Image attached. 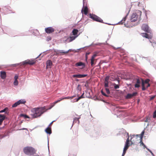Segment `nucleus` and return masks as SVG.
<instances>
[{"mask_svg":"<svg viewBox=\"0 0 156 156\" xmlns=\"http://www.w3.org/2000/svg\"><path fill=\"white\" fill-rule=\"evenodd\" d=\"M55 55H58L60 53H63V54L67 53L69 52V51H63L62 50H57L55 51Z\"/></svg>","mask_w":156,"mask_h":156,"instance_id":"nucleus-14","label":"nucleus"},{"mask_svg":"<svg viewBox=\"0 0 156 156\" xmlns=\"http://www.w3.org/2000/svg\"><path fill=\"white\" fill-rule=\"evenodd\" d=\"M54 122V121H52L50 123V124H49V126H51V125L53 123V122Z\"/></svg>","mask_w":156,"mask_h":156,"instance_id":"nucleus-49","label":"nucleus"},{"mask_svg":"<svg viewBox=\"0 0 156 156\" xmlns=\"http://www.w3.org/2000/svg\"><path fill=\"white\" fill-rule=\"evenodd\" d=\"M136 136H140V135H137Z\"/></svg>","mask_w":156,"mask_h":156,"instance_id":"nucleus-56","label":"nucleus"},{"mask_svg":"<svg viewBox=\"0 0 156 156\" xmlns=\"http://www.w3.org/2000/svg\"><path fill=\"white\" fill-rule=\"evenodd\" d=\"M101 94L104 96L108 97V96L106 95L102 90H101Z\"/></svg>","mask_w":156,"mask_h":156,"instance_id":"nucleus-33","label":"nucleus"},{"mask_svg":"<svg viewBox=\"0 0 156 156\" xmlns=\"http://www.w3.org/2000/svg\"><path fill=\"white\" fill-rule=\"evenodd\" d=\"M45 107L42 108H34L31 109L32 114L31 115L33 118H36L40 116L45 111Z\"/></svg>","mask_w":156,"mask_h":156,"instance_id":"nucleus-1","label":"nucleus"},{"mask_svg":"<svg viewBox=\"0 0 156 156\" xmlns=\"http://www.w3.org/2000/svg\"><path fill=\"white\" fill-rule=\"evenodd\" d=\"M74 97H75L74 96H73L71 97H65L64 98H61L60 99L58 100L57 101H56L55 102H54L53 103H51V106L50 107V108H49V109L51 108L52 107H53L58 102H60L61 101L64 99H72L73 98H74Z\"/></svg>","mask_w":156,"mask_h":156,"instance_id":"nucleus-4","label":"nucleus"},{"mask_svg":"<svg viewBox=\"0 0 156 156\" xmlns=\"http://www.w3.org/2000/svg\"><path fill=\"white\" fill-rule=\"evenodd\" d=\"M82 12H84V14L85 15H87V14L88 12V8L87 6H85L83 7L81 10Z\"/></svg>","mask_w":156,"mask_h":156,"instance_id":"nucleus-15","label":"nucleus"},{"mask_svg":"<svg viewBox=\"0 0 156 156\" xmlns=\"http://www.w3.org/2000/svg\"><path fill=\"white\" fill-rule=\"evenodd\" d=\"M127 16L126 15L125 17L120 22H119V24H122L124 22L126 21V17Z\"/></svg>","mask_w":156,"mask_h":156,"instance_id":"nucleus-24","label":"nucleus"},{"mask_svg":"<svg viewBox=\"0 0 156 156\" xmlns=\"http://www.w3.org/2000/svg\"><path fill=\"white\" fill-rule=\"evenodd\" d=\"M20 117H23L25 119L29 118V117L27 115H25V114H21L20 115Z\"/></svg>","mask_w":156,"mask_h":156,"instance_id":"nucleus-25","label":"nucleus"},{"mask_svg":"<svg viewBox=\"0 0 156 156\" xmlns=\"http://www.w3.org/2000/svg\"><path fill=\"white\" fill-rule=\"evenodd\" d=\"M35 63L34 60H27L22 62V64L23 65H26L29 64L30 65H32Z\"/></svg>","mask_w":156,"mask_h":156,"instance_id":"nucleus-5","label":"nucleus"},{"mask_svg":"<svg viewBox=\"0 0 156 156\" xmlns=\"http://www.w3.org/2000/svg\"><path fill=\"white\" fill-rule=\"evenodd\" d=\"M23 152L27 155H31L34 154L36 152L35 149L31 147H26L23 149Z\"/></svg>","mask_w":156,"mask_h":156,"instance_id":"nucleus-2","label":"nucleus"},{"mask_svg":"<svg viewBox=\"0 0 156 156\" xmlns=\"http://www.w3.org/2000/svg\"><path fill=\"white\" fill-rule=\"evenodd\" d=\"M7 109H8V108H5L3 110H2L1 111H0V113L5 112L6 111V110H7Z\"/></svg>","mask_w":156,"mask_h":156,"instance_id":"nucleus-37","label":"nucleus"},{"mask_svg":"<svg viewBox=\"0 0 156 156\" xmlns=\"http://www.w3.org/2000/svg\"><path fill=\"white\" fill-rule=\"evenodd\" d=\"M84 94V93H83L78 98H77L76 100V102H77L80 99L84 98V97L83 96Z\"/></svg>","mask_w":156,"mask_h":156,"instance_id":"nucleus-26","label":"nucleus"},{"mask_svg":"<svg viewBox=\"0 0 156 156\" xmlns=\"http://www.w3.org/2000/svg\"><path fill=\"white\" fill-rule=\"evenodd\" d=\"M140 80L138 79H136V83L135 85V87H140Z\"/></svg>","mask_w":156,"mask_h":156,"instance_id":"nucleus-19","label":"nucleus"},{"mask_svg":"<svg viewBox=\"0 0 156 156\" xmlns=\"http://www.w3.org/2000/svg\"><path fill=\"white\" fill-rule=\"evenodd\" d=\"M0 76L1 78L3 79H4L6 77V73L5 71H2L0 72Z\"/></svg>","mask_w":156,"mask_h":156,"instance_id":"nucleus-17","label":"nucleus"},{"mask_svg":"<svg viewBox=\"0 0 156 156\" xmlns=\"http://www.w3.org/2000/svg\"><path fill=\"white\" fill-rule=\"evenodd\" d=\"M150 86V84L148 83H147V88L148 87H149Z\"/></svg>","mask_w":156,"mask_h":156,"instance_id":"nucleus-51","label":"nucleus"},{"mask_svg":"<svg viewBox=\"0 0 156 156\" xmlns=\"http://www.w3.org/2000/svg\"><path fill=\"white\" fill-rule=\"evenodd\" d=\"M138 18V16L136 13H133L131 16L130 20L131 22L136 21Z\"/></svg>","mask_w":156,"mask_h":156,"instance_id":"nucleus-8","label":"nucleus"},{"mask_svg":"<svg viewBox=\"0 0 156 156\" xmlns=\"http://www.w3.org/2000/svg\"><path fill=\"white\" fill-rule=\"evenodd\" d=\"M129 138H128L127 139V140H126V144H125V146H129Z\"/></svg>","mask_w":156,"mask_h":156,"instance_id":"nucleus-30","label":"nucleus"},{"mask_svg":"<svg viewBox=\"0 0 156 156\" xmlns=\"http://www.w3.org/2000/svg\"><path fill=\"white\" fill-rule=\"evenodd\" d=\"M141 34L143 37H144L148 39L150 38V37L149 36L148 34L146 33H142Z\"/></svg>","mask_w":156,"mask_h":156,"instance_id":"nucleus-21","label":"nucleus"},{"mask_svg":"<svg viewBox=\"0 0 156 156\" xmlns=\"http://www.w3.org/2000/svg\"><path fill=\"white\" fill-rule=\"evenodd\" d=\"M148 151L152 154H153V153H152V151L149 150H148Z\"/></svg>","mask_w":156,"mask_h":156,"instance_id":"nucleus-52","label":"nucleus"},{"mask_svg":"<svg viewBox=\"0 0 156 156\" xmlns=\"http://www.w3.org/2000/svg\"><path fill=\"white\" fill-rule=\"evenodd\" d=\"M129 146H125L124 147L123 151H126L127 149L128 148Z\"/></svg>","mask_w":156,"mask_h":156,"instance_id":"nucleus-35","label":"nucleus"},{"mask_svg":"<svg viewBox=\"0 0 156 156\" xmlns=\"http://www.w3.org/2000/svg\"><path fill=\"white\" fill-rule=\"evenodd\" d=\"M90 54V53H86V59H87V55H88Z\"/></svg>","mask_w":156,"mask_h":156,"instance_id":"nucleus-48","label":"nucleus"},{"mask_svg":"<svg viewBox=\"0 0 156 156\" xmlns=\"http://www.w3.org/2000/svg\"><path fill=\"white\" fill-rule=\"evenodd\" d=\"M137 94L136 92H134L132 94H128L126 97V99H130L133 97L136 96Z\"/></svg>","mask_w":156,"mask_h":156,"instance_id":"nucleus-11","label":"nucleus"},{"mask_svg":"<svg viewBox=\"0 0 156 156\" xmlns=\"http://www.w3.org/2000/svg\"><path fill=\"white\" fill-rule=\"evenodd\" d=\"M75 66H82V68H84L85 66L84 63L81 62L76 63L75 64Z\"/></svg>","mask_w":156,"mask_h":156,"instance_id":"nucleus-18","label":"nucleus"},{"mask_svg":"<svg viewBox=\"0 0 156 156\" xmlns=\"http://www.w3.org/2000/svg\"><path fill=\"white\" fill-rule=\"evenodd\" d=\"M109 76H106L105 79V81H108L109 80Z\"/></svg>","mask_w":156,"mask_h":156,"instance_id":"nucleus-36","label":"nucleus"},{"mask_svg":"<svg viewBox=\"0 0 156 156\" xmlns=\"http://www.w3.org/2000/svg\"><path fill=\"white\" fill-rule=\"evenodd\" d=\"M14 85L15 86L17 85L18 84V81L17 80H14L13 83Z\"/></svg>","mask_w":156,"mask_h":156,"instance_id":"nucleus-34","label":"nucleus"},{"mask_svg":"<svg viewBox=\"0 0 156 156\" xmlns=\"http://www.w3.org/2000/svg\"><path fill=\"white\" fill-rule=\"evenodd\" d=\"M76 119L77 120H78V119H77L76 118H75V119Z\"/></svg>","mask_w":156,"mask_h":156,"instance_id":"nucleus-53","label":"nucleus"},{"mask_svg":"<svg viewBox=\"0 0 156 156\" xmlns=\"http://www.w3.org/2000/svg\"><path fill=\"white\" fill-rule=\"evenodd\" d=\"M144 130L142 132V133L140 135V137L141 140H142V139L143 137V136L144 134Z\"/></svg>","mask_w":156,"mask_h":156,"instance_id":"nucleus-31","label":"nucleus"},{"mask_svg":"<svg viewBox=\"0 0 156 156\" xmlns=\"http://www.w3.org/2000/svg\"><path fill=\"white\" fill-rule=\"evenodd\" d=\"M84 86L87 88H88V82L87 81L86 82L85 84L84 85Z\"/></svg>","mask_w":156,"mask_h":156,"instance_id":"nucleus-42","label":"nucleus"},{"mask_svg":"<svg viewBox=\"0 0 156 156\" xmlns=\"http://www.w3.org/2000/svg\"><path fill=\"white\" fill-rule=\"evenodd\" d=\"M5 116L2 115H0V125L2 123L3 121L5 119Z\"/></svg>","mask_w":156,"mask_h":156,"instance_id":"nucleus-20","label":"nucleus"},{"mask_svg":"<svg viewBox=\"0 0 156 156\" xmlns=\"http://www.w3.org/2000/svg\"><path fill=\"white\" fill-rule=\"evenodd\" d=\"M46 67L47 68H51L52 66V63L50 60H48L46 62Z\"/></svg>","mask_w":156,"mask_h":156,"instance_id":"nucleus-16","label":"nucleus"},{"mask_svg":"<svg viewBox=\"0 0 156 156\" xmlns=\"http://www.w3.org/2000/svg\"><path fill=\"white\" fill-rule=\"evenodd\" d=\"M97 56V54H95L92 56L91 59V65L93 66L94 63V61L95 60V58Z\"/></svg>","mask_w":156,"mask_h":156,"instance_id":"nucleus-13","label":"nucleus"},{"mask_svg":"<svg viewBox=\"0 0 156 156\" xmlns=\"http://www.w3.org/2000/svg\"><path fill=\"white\" fill-rule=\"evenodd\" d=\"M89 17L93 19L94 20L101 23H103V20L100 17L95 15L90 14Z\"/></svg>","mask_w":156,"mask_h":156,"instance_id":"nucleus-3","label":"nucleus"},{"mask_svg":"<svg viewBox=\"0 0 156 156\" xmlns=\"http://www.w3.org/2000/svg\"><path fill=\"white\" fill-rule=\"evenodd\" d=\"M140 143H141L142 145L144 147H146V146L144 144L142 141V140H141L140 141Z\"/></svg>","mask_w":156,"mask_h":156,"instance_id":"nucleus-43","label":"nucleus"},{"mask_svg":"<svg viewBox=\"0 0 156 156\" xmlns=\"http://www.w3.org/2000/svg\"><path fill=\"white\" fill-rule=\"evenodd\" d=\"M153 117L154 118H156V110L154 112Z\"/></svg>","mask_w":156,"mask_h":156,"instance_id":"nucleus-39","label":"nucleus"},{"mask_svg":"<svg viewBox=\"0 0 156 156\" xmlns=\"http://www.w3.org/2000/svg\"><path fill=\"white\" fill-rule=\"evenodd\" d=\"M135 136H133V137H132L130 139V141L131 142H132V143H134V141L133 140H132L133 138Z\"/></svg>","mask_w":156,"mask_h":156,"instance_id":"nucleus-44","label":"nucleus"},{"mask_svg":"<svg viewBox=\"0 0 156 156\" xmlns=\"http://www.w3.org/2000/svg\"><path fill=\"white\" fill-rule=\"evenodd\" d=\"M137 12L139 14V15H140V16L141 15L142 12L141 11L138 10L137 11Z\"/></svg>","mask_w":156,"mask_h":156,"instance_id":"nucleus-46","label":"nucleus"},{"mask_svg":"<svg viewBox=\"0 0 156 156\" xmlns=\"http://www.w3.org/2000/svg\"><path fill=\"white\" fill-rule=\"evenodd\" d=\"M76 134H77V136H78L77 134H78V133H77V132L76 133Z\"/></svg>","mask_w":156,"mask_h":156,"instance_id":"nucleus-55","label":"nucleus"},{"mask_svg":"<svg viewBox=\"0 0 156 156\" xmlns=\"http://www.w3.org/2000/svg\"><path fill=\"white\" fill-rule=\"evenodd\" d=\"M150 80L149 79H147L145 80V81H144V83H147V84L148 83Z\"/></svg>","mask_w":156,"mask_h":156,"instance_id":"nucleus-40","label":"nucleus"},{"mask_svg":"<svg viewBox=\"0 0 156 156\" xmlns=\"http://www.w3.org/2000/svg\"><path fill=\"white\" fill-rule=\"evenodd\" d=\"M45 132L48 134H51V128L49 127L45 129Z\"/></svg>","mask_w":156,"mask_h":156,"instance_id":"nucleus-22","label":"nucleus"},{"mask_svg":"<svg viewBox=\"0 0 156 156\" xmlns=\"http://www.w3.org/2000/svg\"><path fill=\"white\" fill-rule=\"evenodd\" d=\"M105 87H108V81H105Z\"/></svg>","mask_w":156,"mask_h":156,"instance_id":"nucleus-27","label":"nucleus"},{"mask_svg":"<svg viewBox=\"0 0 156 156\" xmlns=\"http://www.w3.org/2000/svg\"><path fill=\"white\" fill-rule=\"evenodd\" d=\"M155 44H156V42H154L152 44L153 45H155Z\"/></svg>","mask_w":156,"mask_h":156,"instance_id":"nucleus-50","label":"nucleus"},{"mask_svg":"<svg viewBox=\"0 0 156 156\" xmlns=\"http://www.w3.org/2000/svg\"><path fill=\"white\" fill-rule=\"evenodd\" d=\"M113 85L114 86V88L115 89H117L119 88V85L116 84L115 83H113Z\"/></svg>","mask_w":156,"mask_h":156,"instance_id":"nucleus-29","label":"nucleus"},{"mask_svg":"<svg viewBox=\"0 0 156 156\" xmlns=\"http://www.w3.org/2000/svg\"><path fill=\"white\" fill-rule=\"evenodd\" d=\"M26 102V101L24 99L20 100L13 104L12 105V107H16L20 104H25Z\"/></svg>","mask_w":156,"mask_h":156,"instance_id":"nucleus-6","label":"nucleus"},{"mask_svg":"<svg viewBox=\"0 0 156 156\" xmlns=\"http://www.w3.org/2000/svg\"><path fill=\"white\" fill-rule=\"evenodd\" d=\"M22 129L23 130H24V129H26L25 128H23Z\"/></svg>","mask_w":156,"mask_h":156,"instance_id":"nucleus-54","label":"nucleus"},{"mask_svg":"<svg viewBox=\"0 0 156 156\" xmlns=\"http://www.w3.org/2000/svg\"><path fill=\"white\" fill-rule=\"evenodd\" d=\"M150 118L149 117H147L146 118V119L145 120V122H150Z\"/></svg>","mask_w":156,"mask_h":156,"instance_id":"nucleus-32","label":"nucleus"},{"mask_svg":"<svg viewBox=\"0 0 156 156\" xmlns=\"http://www.w3.org/2000/svg\"><path fill=\"white\" fill-rule=\"evenodd\" d=\"M18 76H17V75L15 76L14 77L15 80H17L18 79Z\"/></svg>","mask_w":156,"mask_h":156,"instance_id":"nucleus-45","label":"nucleus"},{"mask_svg":"<svg viewBox=\"0 0 156 156\" xmlns=\"http://www.w3.org/2000/svg\"><path fill=\"white\" fill-rule=\"evenodd\" d=\"M126 151H123L122 154V156H124L126 153Z\"/></svg>","mask_w":156,"mask_h":156,"instance_id":"nucleus-47","label":"nucleus"},{"mask_svg":"<svg viewBox=\"0 0 156 156\" xmlns=\"http://www.w3.org/2000/svg\"><path fill=\"white\" fill-rule=\"evenodd\" d=\"M105 90H106V91L107 94H110V92L108 88H106Z\"/></svg>","mask_w":156,"mask_h":156,"instance_id":"nucleus-38","label":"nucleus"},{"mask_svg":"<svg viewBox=\"0 0 156 156\" xmlns=\"http://www.w3.org/2000/svg\"><path fill=\"white\" fill-rule=\"evenodd\" d=\"M87 76V74H76L73 75V78H82L85 77Z\"/></svg>","mask_w":156,"mask_h":156,"instance_id":"nucleus-12","label":"nucleus"},{"mask_svg":"<svg viewBox=\"0 0 156 156\" xmlns=\"http://www.w3.org/2000/svg\"><path fill=\"white\" fill-rule=\"evenodd\" d=\"M78 36H70L69 37H65L66 38V40H65V42H71L73 40H75V39Z\"/></svg>","mask_w":156,"mask_h":156,"instance_id":"nucleus-9","label":"nucleus"},{"mask_svg":"<svg viewBox=\"0 0 156 156\" xmlns=\"http://www.w3.org/2000/svg\"><path fill=\"white\" fill-rule=\"evenodd\" d=\"M142 90H146V88L144 85V83L143 81H142Z\"/></svg>","mask_w":156,"mask_h":156,"instance_id":"nucleus-28","label":"nucleus"},{"mask_svg":"<svg viewBox=\"0 0 156 156\" xmlns=\"http://www.w3.org/2000/svg\"><path fill=\"white\" fill-rule=\"evenodd\" d=\"M155 95L151 96L150 98V100H151L155 98Z\"/></svg>","mask_w":156,"mask_h":156,"instance_id":"nucleus-41","label":"nucleus"},{"mask_svg":"<svg viewBox=\"0 0 156 156\" xmlns=\"http://www.w3.org/2000/svg\"><path fill=\"white\" fill-rule=\"evenodd\" d=\"M55 30V29L51 27H48L45 29V31L47 34L52 33L54 32Z\"/></svg>","mask_w":156,"mask_h":156,"instance_id":"nucleus-7","label":"nucleus"},{"mask_svg":"<svg viewBox=\"0 0 156 156\" xmlns=\"http://www.w3.org/2000/svg\"><path fill=\"white\" fill-rule=\"evenodd\" d=\"M79 30L77 29H73L72 31V33L73 35L74 36L78 34Z\"/></svg>","mask_w":156,"mask_h":156,"instance_id":"nucleus-23","label":"nucleus"},{"mask_svg":"<svg viewBox=\"0 0 156 156\" xmlns=\"http://www.w3.org/2000/svg\"><path fill=\"white\" fill-rule=\"evenodd\" d=\"M142 28L147 33H150L149 27L146 24H143L142 27Z\"/></svg>","mask_w":156,"mask_h":156,"instance_id":"nucleus-10","label":"nucleus"}]
</instances>
